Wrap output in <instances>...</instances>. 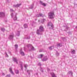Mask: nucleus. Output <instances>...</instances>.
Here are the masks:
<instances>
[{"instance_id":"1","label":"nucleus","mask_w":77,"mask_h":77,"mask_svg":"<svg viewBox=\"0 0 77 77\" xmlns=\"http://www.w3.org/2000/svg\"><path fill=\"white\" fill-rule=\"evenodd\" d=\"M55 16L54 12H50L48 13V17L49 18H54V17Z\"/></svg>"},{"instance_id":"2","label":"nucleus","mask_w":77,"mask_h":77,"mask_svg":"<svg viewBox=\"0 0 77 77\" xmlns=\"http://www.w3.org/2000/svg\"><path fill=\"white\" fill-rule=\"evenodd\" d=\"M48 26L50 29H53V25L52 23L49 22L48 23Z\"/></svg>"},{"instance_id":"3","label":"nucleus","mask_w":77,"mask_h":77,"mask_svg":"<svg viewBox=\"0 0 77 77\" xmlns=\"http://www.w3.org/2000/svg\"><path fill=\"white\" fill-rule=\"evenodd\" d=\"M39 30H40V32H44V27L42 26H41L39 27Z\"/></svg>"},{"instance_id":"4","label":"nucleus","mask_w":77,"mask_h":77,"mask_svg":"<svg viewBox=\"0 0 77 77\" xmlns=\"http://www.w3.org/2000/svg\"><path fill=\"white\" fill-rule=\"evenodd\" d=\"M5 16V14L3 12H0V17H3Z\"/></svg>"},{"instance_id":"5","label":"nucleus","mask_w":77,"mask_h":77,"mask_svg":"<svg viewBox=\"0 0 77 77\" xmlns=\"http://www.w3.org/2000/svg\"><path fill=\"white\" fill-rule=\"evenodd\" d=\"M9 71L12 74V75H14V72H13V71H12V69L11 67L9 68Z\"/></svg>"},{"instance_id":"6","label":"nucleus","mask_w":77,"mask_h":77,"mask_svg":"<svg viewBox=\"0 0 77 77\" xmlns=\"http://www.w3.org/2000/svg\"><path fill=\"white\" fill-rule=\"evenodd\" d=\"M71 53L72 54H75V50L73 49L71 50Z\"/></svg>"},{"instance_id":"7","label":"nucleus","mask_w":77,"mask_h":77,"mask_svg":"<svg viewBox=\"0 0 77 77\" xmlns=\"http://www.w3.org/2000/svg\"><path fill=\"white\" fill-rule=\"evenodd\" d=\"M40 3L41 5H42V6H46V4L45 3H43L42 1H40Z\"/></svg>"},{"instance_id":"8","label":"nucleus","mask_w":77,"mask_h":77,"mask_svg":"<svg viewBox=\"0 0 77 77\" xmlns=\"http://www.w3.org/2000/svg\"><path fill=\"white\" fill-rule=\"evenodd\" d=\"M51 74L52 76V77H57L55 75V74L54 73H51Z\"/></svg>"},{"instance_id":"9","label":"nucleus","mask_w":77,"mask_h":77,"mask_svg":"<svg viewBox=\"0 0 77 77\" xmlns=\"http://www.w3.org/2000/svg\"><path fill=\"white\" fill-rule=\"evenodd\" d=\"M13 60H14V62H16L17 63H18V62H17V60L16 58L14 57L13 58Z\"/></svg>"},{"instance_id":"10","label":"nucleus","mask_w":77,"mask_h":77,"mask_svg":"<svg viewBox=\"0 0 77 77\" xmlns=\"http://www.w3.org/2000/svg\"><path fill=\"white\" fill-rule=\"evenodd\" d=\"M20 53L22 56L24 55V53L23 52H22V49L20 50Z\"/></svg>"},{"instance_id":"11","label":"nucleus","mask_w":77,"mask_h":77,"mask_svg":"<svg viewBox=\"0 0 77 77\" xmlns=\"http://www.w3.org/2000/svg\"><path fill=\"white\" fill-rule=\"evenodd\" d=\"M36 33L38 35L40 34V33H39V29H37V30Z\"/></svg>"},{"instance_id":"12","label":"nucleus","mask_w":77,"mask_h":77,"mask_svg":"<svg viewBox=\"0 0 77 77\" xmlns=\"http://www.w3.org/2000/svg\"><path fill=\"white\" fill-rule=\"evenodd\" d=\"M49 49L51 50H53V49H54V47H49Z\"/></svg>"},{"instance_id":"13","label":"nucleus","mask_w":77,"mask_h":77,"mask_svg":"<svg viewBox=\"0 0 77 77\" xmlns=\"http://www.w3.org/2000/svg\"><path fill=\"white\" fill-rule=\"evenodd\" d=\"M15 72L17 74L19 73V71L18 70H15Z\"/></svg>"},{"instance_id":"14","label":"nucleus","mask_w":77,"mask_h":77,"mask_svg":"<svg viewBox=\"0 0 77 77\" xmlns=\"http://www.w3.org/2000/svg\"><path fill=\"white\" fill-rule=\"evenodd\" d=\"M42 14H39V16L38 14L37 15V17H41V16H42Z\"/></svg>"},{"instance_id":"15","label":"nucleus","mask_w":77,"mask_h":77,"mask_svg":"<svg viewBox=\"0 0 77 77\" xmlns=\"http://www.w3.org/2000/svg\"><path fill=\"white\" fill-rule=\"evenodd\" d=\"M24 66L25 68H26V69H27V67H28V65H27V64H25L24 65Z\"/></svg>"},{"instance_id":"16","label":"nucleus","mask_w":77,"mask_h":77,"mask_svg":"<svg viewBox=\"0 0 77 77\" xmlns=\"http://www.w3.org/2000/svg\"><path fill=\"white\" fill-rule=\"evenodd\" d=\"M1 30L3 31V32H4L5 30V29L3 28H1Z\"/></svg>"},{"instance_id":"17","label":"nucleus","mask_w":77,"mask_h":77,"mask_svg":"<svg viewBox=\"0 0 77 77\" xmlns=\"http://www.w3.org/2000/svg\"><path fill=\"white\" fill-rule=\"evenodd\" d=\"M10 38H11V39H13V38H14V35H11L10 36Z\"/></svg>"},{"instance_id":"18","label":"nucleus","mask_w":77,"mask_h":77,"mask_svg":"<svg viewBox=\"0 0 77 77\" xmlns=\"http://www.w3.org/2000/svg\"><path fill=\"white\" fill-rule=\"evenodd\" d=\"M21 5V4H17L16 5V7H19V6H20Z\"/></svg>"},{"instance_id":"19","label":"nucleus","mask_w":77,"mask_h":77,"mask_svg":"<svg viewBox=\"0 0 77 77\" xmlns=\"http://www.w3.org/2000/svg\"><path fill=\"white\" fill-rule=\"evenodd\" d=\"M24 26L25 28H27V24H25Z\"/></svg>"},{"instance_id":"20","label":"nucleus","mask_w":77,"mask_h":77,"mask_svg":"<svg viewBox=\"0 0 77 77\" xmlns=\"http://www.w3.org/2000/svg\"><path fill=\"white\" fill-rule=\"evenodd\" d=\"M57 47H61L62 46V45L60 44H58L57 45Z\"/></svg>"},{"instance_id":"21","label":"nucleus","mask_w":77,"mask_h":77,"mask_svg":"<svg viewBox=\"0 0 77 77\" xmlns=\"http://www.w3.org/2000/svg\"><path fill=\"white\" fill-rule=\"evenodd\" d=\"M17 20V16H15V17L14 18V20Z\"/></svg>"},{"instance_id":"22","label":"nucleus","mask_w":77,"mask_h":77,"mask_svg":"<svg viewBox=\"0 0 77 77\" xmlns=\"http://www.w3.org/2000/svg\"><path fill=\"white\" fill-rule=\"evenodd\" d=\"M15 48H18V45H15Z\"/></svg>"},{"instance_id":"23","label":"nucleus","mask_w":77,"mask_h":77,"mask_svg":"<svg viewBox=\"0 0 77 77\" xmlns=\"http://www.w3.org/2000/svg\"><path fill=\"white\" fill-rule=\"evenodd\" d=\"M6 77H11V75H7Z\"/></svg>"},{"instance_id":"24","label":"nucleus","mask_w":77,"mask_h":77,"mask_svg":"<svg viewBox=\"0 0 77 77\" xmlns=\"http://www.w3.org/2000/svg\"><path fill=\"white\" fill-rule=\"evenodd\" d=\"M69 72V74H70V73H71V74H72V72H71V71H70V72Z\"/></svg>"},{"instance_id":"25","label":"nucleus","mask_w":77,"mask_h":77,"mask_svg":"<svg viewBox=\"0 0 77 77\" xmlns=\"http://www.w3.org/2000/svg\"><path fill=\"white\" fill-rule=\"evenodd\" d=\"M47 60V58H45L44 59V60L45 61H46Z\"/></svg>"},{"instance_id":"26","label":"nucleus","mask_w":77,"mask_h":77,"mask_svg":"<svg viewBox=\"0 0 77 77\" xmlns=\"http://www.w3.org/2000/svg\"><path fill=\"white\" fill-rule=\"evenodd\" d=\"M14 15V14L13 13H12L11 14V17H13V15Z\"/></svg>"},{"instance_id":"27","label":"nucleus","mask_w":77,"mask_h":77,"mask_svg":"<svg viewBox=\"0 0 77 77\" xmlns=\"http://www.w3.org/2000/svg\"><path fill=\"white\" fill-rule=\"evenodd\" d=\"M42 56H43V54H41V57H42Z\"/></svg>"},{"instance_id":"28","label":"nucleus","mask_w":77,"mask_h":77,"mask_svg":"<svg viewBox=\"0 0 77 77\" xmlns=\"http://www.w3.org/2000/svg\"><path fill=\"white\" fill-rule=\"evenodd\" d=\"M5 75V73H3L2 74V75Z\"/></svg>"},{"instance_id":"29","label":"nucleus","mask_w":77,"mask_h":77,"mask_svg":"<svg viewBox=\"0 0 77 77\" xmlns=\"http://www.w3.org/2000/svg\"><path fill=\"white\" fill-rule=\"evenodd\" d=\"M75 29H77V26H76V27Z\"/></svg>"},{"instance_id":"30","label":"nucleus","mask_w":77,"mask_h":77,"mask_svg":"<svg viewBox=\"0 0 77 77\" xmlns=\"http://www.w3.org/2000/svg\"><path fill=\"white\" fill-rule=\"evenodd\" d=\"M32 48H34L33 47H32Z\"/></svg>"},{"instance_id":"31","label":"nucleus","mask_w":77,"mask_h":77,"mask_svg":"<svg viewBox=\"0 0 77 77\" xmlns=\"http://www.w3.org/2000/svg\"><path fill=\"white\" fill-rule=\"evenodd\" d=\"M38 21L39 22V21H40V20H38Z\"/></svg>"}]
</instances>
